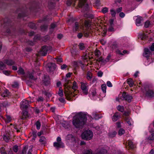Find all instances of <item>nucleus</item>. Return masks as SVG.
<instances>
[{
  "mask_svg": "<svg viewBox=\"0 0 154 154\" xmlns=\"http://www.w3.org/2000/svg\"><path fill=\"white\" fill-rule=\"evenodd\" d=\"M87 120V115L85 113L79 112L76 118L74 119L72 123L77 128H82Z\"/></svg>",
  "mask_w": 154,
  "mask_h": 154,
  "instance_id": "obj_1",
  "label": "nucleus"
},
{
  "mask_svg": "<svg viewBox=\"0 0 154 154\" xmlns=\"http://www.w3.org/2000/svg\"><path fill=\"white\" fill-rule=\"evenodd\" d=\"M77 1H78V5L80 8H82V12H87L89 11L90 7L87 2V0H67L66 4L68 6H70L72 5L73 6H75Z\"/></svg>",
  "mask_w": 154,
  "mask_h": 154,
  "instance_id": "obj_2",
  "label": "nucleus"
},
{
  "mask_svg": "<svg viewBox=\"0 0 154 154\" xmlns=\"http://www.w3.org/2000/svg\"><path fill=\"white\" fill-rule=\"evenodd\" d=\"M82 137L85 140H90L93 137V132L90 130L85 131L82 134Z\"/></svg>",
  "mask_w": 154,
  "mask_h": 154,
  "instance_id": "obj_3",
  "label": "nucleus"
},
{
  "mask_svg": "<svg viewBox=\"0 0 154 154\" xmlns=\"http://www.w3.org/2000/svg\"><path fill=\"white\" fill-rule=\"evenodd\" d=\"M81 88L83 94L85 95H87L88 93V85L87 83H84L83 82H81Z\"/></svg>",
  "mask_w": 154,
  "mask_h": 154,
  "instance_id": "obj_4",
  "label": "nucleus"
},
{
  "mask_svg": "<svg viewBox=\"0 0 154 154\" xmlns=\"http://www.w3.org/2000/svg\"><path fill=\"white\" fill-rule=\"evenodd\" d=\"M134 19L135 20V22L137 26H139L142 25L143 19L142 17L140 16H136L134 17Z\"/></svg>",
  "mask_w": 154,
  "mask_h": 154,
  "instance_id": "obj_5",
  "label": "nucleus"
},
{
  "mask_svg": "<svg viewBox=\"0 0 154 154\" xmlns=\"http://www.w3.org/2000/svg\"><path fill=\"white\" fill-rule=\"evenodd\" d=\"M122 97L123 98L122 100H125L128 103L131 102V100L133 98L131 96L129 95L126 92L123 93Z\"/></svg>",
  "mask_w": 154,
  "mask_h": 154,
  "instance_id": "obj_6",
  "label": "nucleus"
},
{
  "mask_svg": "<svg viewBox=\"0 0 154 154\" xmlns=\"http://www.w3.org/2000/svg\"><path fill=\"white\" fill-rule=\"evenodd\" d=\"M29 102L28 101L24 100L20 103V107L22 110L28 109Z\"/></svg>",
  "mask_w": 154,
  "mask_h": 154,
  "instance_id": "obj_7",
  "label": "nucleus"
},
{
  "mask_svg": "<svg viewBox=\"0 0 154 154\" xmlns=\"http://www.w3.org/2000/svg\"><path fill=\"white\" fill-rule=\"evenodd\" d=\"M36 73L35 71L32 70L30 73L29 72V82H32L35 81L37 79L36 76Z\"/></svg>",
  "mask_w": 154,
  "mask_h": 154,
  "instance_id": "obj_8",
  "label": "nucleus"
},
{
  "mask_svg": "<svg viewBox=\"0 0 154 154\" xmlns=\"http://www.w3.org/2000/svg\"><path fill=\"white\" fill-rule=\"evenodd\" d=\"M17 72L19 74L22 75L23 79V80L26 79L28 78V74L26 75L24 70L22 68L20 67L19 68Z\"/></svg>",
  "mask_w": 154,
  "mask_h": 154,
  "instance_id": "obj_9",
  "label": "nucleus"
},
{
  "mask_svg": "<svg viewBox=\"0 0 154 154\" xmlns=\"http://www.w3.org/2000/svg\"><path fill=\"white\" fill-rule=\"evenodd\" d=\"M50 79L48 75H44L42 80L43 84L45 86H48L50 84Z\"/></svg>",
  "mask_w": 154,
  "mask_h": 154,
  "instance_id": "obj_10",
  "label": "nucleus"
},
{
  "mask_svg": "<svg viewBox=\"0 0 154 154\" xmlns=\"http://www.w3.org/2000/svg\"><path fill=\"white\" fill-rule=\"evenodd\" d=\"M50 49L49 47L46 45L43 46L41 50L42 55L43 56H45L47 54L48 51Z\"/></svg>",
  "mask_w": 154,
  "mask_h": 154,
  "instance_id": "obj_11",
  "label": "nucleus"
},
{
  "mask_svg": "<svg viewBox=\"0 0 154 154\" xmlns=\"http://www.w3.org/2000/svg\"><path fill=\"white\" fill-rule=\"evenodd\" d=\"M59 0H49L48 2V7L50 9H52L55 7L56 2Z\"/></svg>",
  "mask_w": 154,
  "mask_h": 154,
  "instance_id": "obj_12",
  "label": "nucleus"
},
{
  "mask_svg": "<svg viewBox=\"0 0 154 154\" xmlns=\"http://www.w3.org/2000/svg\"><path fill=\"white\" fill-rule=\"evenodd\" d=\"M146 96L150 98L154 97V91L150 89H148L146 91Z\"/></svg>",
  "mask_w": 154,
  "mask_h": 154,
  "instance_id": "obj_13",
  "label": "nucleus"
},
{
  "mask_svg": "<svg viewBox=\"0 0 154 154\" xmlns=\"http://www.w3.org/2000/svg\"><path fill=\"white\" fill-rule=\"evenodd\" d=\"M40 2L38 0H34L32 3V7L35 9L37 10L40 8Z\"/></svg>",
  "mask_w": 154,
  "mask_h": 154,
  "instance_id": "obj_14",
  "label": "nucleus"
},
{
  "mask_svg": "<svg viewBox=\"0 0 154 154\" xmlns=\"http://www.w3.org/2000/svg\"><path fill=\"white\" fill-rule=\"evenodd\" d=\"M47 66L48 68V70L49 72H52L55 70L56 69V65L54 63H51L47 65Z\"/></svg>",
  "mask_w": 154,
  "mask_h": 154,
  "instance_id": "obj_15",
  "label": "nucleus"
},
{
  "mask_svg": "<svg viewBox=\"0 0 154 154\" xmlns=\"http://www.w3.org/2000/svg\"><path fill=\"white\" fill-rule=\"evenodd\" d=\"M22 110V116L20 117V118L22 119H25L29 117L28 109Z\"/></svg>",
  "mask_w": 154,
  "mask_h": 154,
  "instance_id": "obj_16",
  "label": "nucleus"
},
{
  "mask_svg": "<svg viewBox=\"0 0 154 154\" xmlns=\"http://www.w3.org/2000/svg\"><path fill=\"white\" fill-rule=\"evenodd\" d=\"M53 145L57 149L63 148L64 147V143L62 142H55L54 143Z\"/></svg>",
  "mask_w": 154,
  "mask_h": 154,
  "instance_id": "obj_17",
  "label": "nucleus"
},
{
  "mask_svg": "<svg viewBox=\"0 0 154 154\" xmlns=\"http://www.w3.org/2000/svg\"><path fill=\"white\" fill-rule=\"evenodd\" d=\"M144 53L143 54V56L147 58V59L149 58L151 54V52L148 48H145L144 49Z\"/></svg>",
  "mask_w": 154,
  "mask_h": 154,
  "instance_id": "obj_18",
  "label": "nucleus"
},
{
  "mask_svg": "<svg viewBox=\"0 0 154 154\" xmlns=\"http://www.w3.org/2000/svg\"><path fill=\"white\" fill-rule=\"evenodd\" d=\"M3 21L4 22V27H5V28H7V26H11V21L10 20L7 18H6L4 19V20H3Z\"/></svg>",
  "mask_w": 154,
  "mask_h": 154,
  "instance_id": "obj_19",
  "label": "nucleus"
},
{
  "mask_svg": "<svg viewBox=\"0 0 154 154\" xmlns=\"http://www.w3.org/2000/svg\"><path fill=\"white\" fill-rule=\"evenodd\" d=\"M120 116L119 114V113L118 112H116L114 114L112 117V120L113 121L116 122L120 118Z\"/></svg>",
  "mask_w": 154,
  "mask_h": 154,
  "instance_id": "obj_20",
  "label": "nucleus"
},
{
  "mask_svg": "<svg viewBox=\"0 0 154 154\" xmlns=\"http://www.w3.org/2000/svg\"><path fill=\"white\" fill-rule=\"evenodd\" d=\"M4 63L9 66H11L15 64V62L11 59L5 60L4 61Z\"/></svg>",
  "mask_w": 154,
  "mask_h": 154,
  "instance_id": "obj_21",
  "label": "nucleus"
},
{
  "mask_svg": "<svg viewBox=\"0 0 154 154\" xmlns=\"http://www.w3.org/2000/svg\"><path fill=\"white\" fill-rule=\"evenodd\" d=\"M86 79L89 81H91L93 78V74L89 71H88L86 74Z\"/></svg>",
  "mask_w": 154,
  "mask_h": 154,
  "instance_id": "obj_22",
  "label": "nucleus"
},
{
  "mask_svg": "<svg viewBox=\"0 0 154 154\" xmlns=\"http://www.w3.org/2000/svg\"><path fill=\"white\" fill-rule=\"evenodd\" d=\"M79 26L78 22H75L72 27L73 31L75 32L77 31L79 29Z\"/></svg>",
  "mask_w": 154,
  "mask_h": 154,
  "instance_id": "obj_23",
  "label": "nucleus"
},
{
  "mask_svg": "<svg viewBox=\"0 0 154 154\" xmlns=\"http://www.w3.org/2000/svg\"><path fill=\"white\" fill-rule=\"evenodd\" d=\"M147 36L144 33H142L138 35V38H140L142 40H145L147 38Z\"/></svg>",
  "mask_w": 154,
  "mask_h": 154,
  "instance_id": "obj_24",
  "label": "nucleus"
},
{
  "mask_svg": "<svg viewBox=\"0 0 154 154\" xmlns=\"http://www.w3.org/2000/svg\"><path fill=\"white\" fill-rule=\"evenodd\" d=\"M92 116L95 120H98L102 118V116L101 114L94 112L93 113Z\"/></svg>",
  "mask_w": 154,
  "mask_h": 154,
  "instance_id": "obj_25",
  "label": "nucleus"
},
{
  "mask_svg": "<svg viewBox=\"0 0 154 154\" xmlns=\"http://www.w3.org/2000/svg\"><path fill=\"white\" fill-rule=\"evenodd\" d=\"M91 21L89 20H85L83 25H84L86 28H88L90 26Z\"/></svg>",
  "mask_w": 154,
  "mask_h": 154,
  "instance_id": "obj_26",
  "label": "nucleus"
},
{
  "mask_svg": "<svg viewBox=\"0 0 154 154\" xmlns=\"http://www.w3.org/2000/svg\"><path fill=\"white\" fill-rule=\"evenodd\" d=\"M128 146L129 149L131 150L135 148V145L133 143L131 140H128Z\"/></svg>",
  "mask_w": 154,
  "mask_h": 154,
  "instance_id": "obj_27",
  "label": "nucleus"
},
{
  "mask_svg": "<svg viewBox=\"0 0 154 154\" xmlns=\"http://www.w3.org/2000/svg\"><path fill=\"white\" fill-rule=\"evenodd\" d=\"M39 141L42 144L45 145L46 143V139L44 136H42L39 140Z\"/></svg>",
  "mask_w": 154,
  "mask_h": 154,
  "instance_id": "obj_28",
  "label": "nucleus"
},
{
  "mask_svg": "<svg viewBox=\"0 0 154 154\" xmlns=\"http://www.w3.org/2000/svg\"><path fill=\"white\" fill-rule=\"evenodd\" d=\"M128 84L129 85V86L131 87L133 86L134 84V81L131 78H129L127 79Z\"/></svg>",
  "mask_w": 154,
  "mask_h": 154,
  "instance_id": "obj_29",
  "label": "nucleus"
},
{
  "mask_svg": "<svg viewBox=\"0 0 154 154\" xmlns=\"http://www.w3.org/2000/svg\"><path fill=\"white\" fill-rule=\"evenodd\" d=\"M84 16L86 18H89L92 19L94 17V16L92 14L88 13H86L84 14Z\"/></svg>",
  "mask_w": 154,
  "mask_h": 154,
  "instance_id": "obj_30",
  "label": "nucleus"
},
{
  "mask_svg": "<svg viewBox=\"0 0 154 154\" xmlns=\"http://www.w3.org/2000/svg\"><path fill=\"white\" fill-rule=\"evenodd\" d=\"M32 141L34 142L35 141V139L37 137V132L35 131H33L32 133Z\"/></svg>",
  "mask_w": 154,
  "mask_h": 154,
  "instance_id": "obj_31",
  "label": "nucleus"
},
{
  "mask_svg": "<svg viewBox=\"0 0 154 154\" xmlns=\"http://www.w3.org/2000/svg\"><path fill=\"white\" fill-rule=\"evenodd\" d=\"M110 14L113 17H115L116 14V11L114 9H112L110 10Z\"/></svg>",
  "mask_w": 154,
  "mask_h": 154,
  "instance_id": "obj_32",
  "label": "nucleus"
},
{
  "mask_svg": "<svg viewBox=\"0 0 154 154\" xmlns=\"http://www.w3.org/2000/svg\"><path fill=\"white\" fill-rule=\"evenodd\" d=\"M83 33L85 37H88L89 36L90 32L88 30H85L83 31Z\"/></svg>",
  "mask_w": 154,
  "mask_h": 154,
  "instance_id": "obj_33",
  "label": "nucleus"
},
{
  "mask_svg": "<svg viewBox=\"0 0 154 154\" xmlns=\"http://www.w3.org/2000/svg\"><path fill=\"white\" fill-rule=\"evenodd\" d=\"M117 108L119 111L122 112H123L124 110V107L123 106L119 105L117 106Z\"/></svg>",
  "mask_w": 154,
  "mask_h": 154,
  "instance_id": "obj_34",
  "label": "nucleus"
},
{
  "mask_svg": "<svg viewBox=\"0 0 154 154\" xmlns=\"http://www.w3.org/2000/svg\"><path fill=\"white\" fill-rule=\"evenodd\" d=\"M101 89L103 92L104 93H105L106 92V86L105 84H103L101 86Z\"/></svg>",
  "mask_w": 154,
  "mask_h": 154,
  "instance_id": "obj_35",
  "label": "nucleus"
},
{
  "mask_svg": "<svg viewBox=\"0 0 154 154\" xmlns=\"http://www.w3.org/2000/svg\"><path fill=\"white\" fill-rule=\"evenodd\" d=\"M28 148V145H26L24 146L22 151V154H26V150Z\"/></svg>",
  "mask_w": 154,
  "mask_h": 154,
  "instance_id": "obj_36",
  "label": "nucleus"
},
{
  "mask_svg": "<svg viewBox=\"0 0 154 154\" xmlns=\"http://www.w3.org/2000/svg\"><path fill=\"white\" fill-rule=\"evenodd\" d=\"M77 88L78 86L77 85V83L75 81H74L73 82L72 88L75 91H76Z\"/></svg>",
  "mask_w": 154,
  "mask_h": 154,
  "instance_id": "obj_37",
  "label": "nucleus"
},
{
  "mask_svg": "<svg viewBox=\"0 0 154 154\" xmlns=\"http://www.w3.org/2000/svg\"><path fill=\"white\" fill-rule=\"evenodd\" d=\"M9 92L8 90H5L2 94V95L3 97H5L8 96L9 94Z\"/></svg>",
  "mask_w": 154,
  "mask_h": 154,
  "instance_id": "obj_38",
  "label": "nucleus"
},
{
  "mask_svg": "<svg viewBox=\"0 0 154 154\" xmlns=\"http://www.w3.org/2000/svg\"><path fill=\"white\" fill-rule=\"evenodd\" d=\"M125 133V130L122 128H121L119 130L118 134L120 136H122V135L124 134Z\"/></svg>",
  "mask_w": 154,
  "mask_h": 154,
  "instance_id": "obj_39",
  "label": "nucleus"
},
{
  "mask_svg": "<svg viewBox=\"0 0 154 154\" xmlns=\"http://www.w3.org/2000/svg\"><path fill=\"white\" fill-rule=\"evenodd\" d=\"M5 63L2 61H0V69H3L5 68L6 66Z\"/></svg>",
  "mask_w": 154,
  "mask_h": 154,
  "instance_id": "obj_40",
  "label": "nucleus"
},
{
  "mask_svg": "<svg viewBox=\"0 0 154 154\" xmlns=\"http://www.w3.org/2000/svg\"><path fill=\"white\" fill-rule=\"evenodd\" d=\"M116 134L117 133L116 132V131H114L113 132L109 133V136L110 137L113 138L114 137L116 136Z\"/></svg>",
  "mask_w": 154,
  "mask_h": 154,
  "instance_id": "obj_41",
  "label": "nucleus"
},
{
  "mask_svg": "<svg viewBox=\"0 0 154 154\" xmlns=\"http://www.w3.org/2000/svg\"><path fill=\"white\" fill-rule=\"evenodd\" d=\"M58 94L60 97H63V90L61 88H59Z\"/></svg>",
  "mask_w": 154,
  "mask_h": 154,
  "instance_id": "obj_42",
  "label": "nucleus"
},
{
  "mask_svg": "<svg viewBox=\"0 0 154 154\" xmlns=\"http://www.w3.org/2000/svg\"><path fill=\"white\" fill-rule=\"evenodd\" d=\"M40 29L42 31H45L48 28V26L47 25H43L41 26Z\"/></svg>",
  "mask_w": 154,
  "mask_h": 154,
  "instance_id": "obj_43",
  "label": "nucleus"
},
{
  "mask_svg": "<svg viewBox=\"0 0 154 154\" xmlns=\"http://www.w3.org/2000/svg\"><path fill=\"white\" fill-rule=\"evenodd\" d=\"M29 28L35 29L36 28L35 24L31 22H29Z\"/></svg>",
  "mask_w": 154,
  "mask_h": 154,
  "instance_id": "obj_44",
  "label": "nucleus"
},
{
  "mask_svg": "<svg viewBox=\"0 0 154 154\" xmlns=\"http://www.w3.org/2000/svg\"><path fill=\"white\" fill-rule=\"evenodd\" d=\"M35 125L37 129L38 130L41 127V123L40 122L38 121H37L35 123Z\"/></svg>",
  "mask_w": 154,
  "mask_h": 154,
  "instance_id": "obj_45",
  "label": "nucleus"
},
{
  "mask_svg": "<svg viewBox=\"0 0 154 154\" xmlns=\"http://www.w3.org/2000/svg\"><path fill=\"white\" fill-rule=\"evenodd\" d=\"M0 152L2 154H6V151L4 147H2L0 149Z\"/></svg>",
  "mask_w": 154,
  "mask_h": 154,
  "instance_id": "obj_46",
  "label": "nucleus"
},
{
  "mask_svg": "<svg viewBox=\"0 0 154 154\" xmlns=\"http://www.w3.org/2000/svg\"><path fill=\"white\" fill-rule=\"evenodd\" d=\"M150 24L149 21L148 20L146 21L145 23L144 27L146 28H147L149 27Z\"/></svg>",
  "mask_w": 154,
  "mask_h": 154,
  "instance_id": "obj_47",
  "label": "nucleus"
},
{
  "mask_svg": "<svg viewBox=\"0 0 154 154\" xmlns=\"http://www.w3.org/2000/svg\"><path fill=\"white\" fill-rule=\"evenodd\" d=\"M12 86L13 88H17L19 86V84L17 82H14L11 85Z\"/></svg>",
  "mask_w": 154,
  "mask_h": 154,
  "instance_id": "obj_48",
  "label": "nucleus"
},
{
  "mask_svg": "<svg viewBox=\"0 0 154 154\" xmlns=\"http://www.w3.org/2000/svg\"><path fill=\"white\" fill-rule=\"evenodd\" d=\"M108 8L105 7L103 8L102 10V12L103 14H105L108 12Z\"/></svg>",
  "mask_w": 154,
  "mask_h": 154,
  "instance_id": "obj_49",
  "label": "nucleus"
},
{
  "mask_svg": "<svg viewBox=\"0 0 154 154\" xmlns=\"http://www.w3.org/2000/svg\"><path fill=\"white\" fill-rule=\"evenodd\" d=\"M148 139L151 140H154V133L152 134L151 135L148 137Z\"/></svg>",
  "mask_w": 154,
  "mask_h": 154,
  "instance_id": "obj_50",
  "label": "nucleus"
},
{
  "mask_svg": "<svg viewBox=\"0 0 154 154\" xmlns=\"http://www.w3.org/2000/svg\"><path fill=\"white\" fill-rule=\"evenodd\" d=\"M79 49L81 50H83L85 48V46L83 43H80L79 44Z\"/></svg>",
  "mask_w": 154,
  "mask_h": 154,
  "instance_id": "obj_51",
  "label": "nucleus"
},
{
  "mask_svg": "<svg viewBox=\"0 0 154 154\" xmlns=\"http://www.w3.org/2000/svg\"><path fill=\"white\" fill-rule=\"evenodd\" d=\"M95 54L96 56L98 57L100 55V52L99 50L96 49L95 51Z\"/></svg>",
  "mask_w": 154,
  "mask_h": 154,
  "instance_id": "obj_52",
  "label": "nucleus"
},
{
  "mask_svg": "<svg viewBox=\"0 0 154 154\" xmlns=\"http://www.w3.org/2000/svg\"><path fill=\"white\" fill-rule=\"evenodd\" d=\"M94 4L96 6H99L100 5V0H96Z\"/></svg>",
  "mask_w": 154,
  "mask_h": 154,
  "instance_id": "obj_53",
  "label": "nucleus"
},
{
  "mask_svg": "<svg viewBox=\"0 0 154 154\" xmlns=\"http://www.w3.org/2000/svg\"><path fill=\"white\" fill-rule=\"evenodd\" d=\"M2 106L5 107L8 106L9 104L7 101H5L2 103Z\"/></svg>",
  "mask_w": 154,
  "mask_h": 154,
  "instance_id": "obj_54",
  "label": "nucleus"
},
{
  "mask_svg": "<svg viewBox=\"0 0 154 154\" xmlns=\"http://www.w3.org/2000/svg\"><path fill=\"white\" fill-rule=\"evenodd\" d=\"M43 21H48L49 20V16L48 15H46L43 17Z\"/></svg>",
  "mask_w": 154,
  "mask_h": 154,
  "instance_id": "obj_55",
  "label": "nucleus"
},
{
  "mask_svg": "<svg viewBox=\"0 0 154 154\" xmlns=\"http://www.w3.org/2000/svg\"><path fill=\"white\" fill-rule=\"evenodd\" d=\"M103 72L101 71H99L97 73V75L98 77H101L103 76Z\"/></svg>",
  "mask_w": 154,
  "mask_h": 154,
  "instance_id": "obj_56",
  "label": "nucleus"
},
{
  "mask_svg": "<svg viewBox=\"0 0 154 154\" xmlns=\"http://www.w3.org/2000/svg\"><path fill=\"white\" fill-rule=\"evenodd\" d=\"M18 146L17 145H15L13 147V149L14 152H16L18 151Z\"/></svg>",
  "mask_w": 154,
  "mask_h": 154,
  "instance_id": "obj_57",
  "label": "nucleus"
},
{
  "mask_svg": "<svg viewBox=\"0 0 154 154\" xmlns=\"http://www.w3.org/2000/svg\"><path fill=\"white\" fill-rule=\"evenodd\" d=\"M84 154H92V151L91 150H87L85 152Z\"/></svg>",
  "mask_w": 154,
  "mask_h": 154,
  "instance_id": "obj_58",
  "label": "nucleus"
},
{
  "mask_svg": "<svg viewBox=\"0 0 154 154\" xmlns=\"http://www.w3.org/2000/svg\"><path fill=\"white\" fill-rule=\"evenodd\" d=\"M3 138L4 140L6 142H8L9 140V138L5 135H4L3 136Z\"/></svg>",
  "mask_w": 154,
  "mask_h": 154,
  "instance_id": "obj_59",
  "label": "nucleus"
},
{
  "mask_svg": "<svg viewBox=\"0 0 154 154\" xmlns=\"http://www.w3.org/2000/svg\"><path fill=\"white\" fill-rule=\"evenodd\" d=\"M44 100V98L42 97H39L37 99V101L38 102H42Z\"/></svg>",
  "mask_w": 154,
  "mask_h": 154,
  "instance_id": "obj_60",
  "label": "nucleus"
},
{
  "mask_svg": "<svg viewBox=\"0 0 154 154\" xmlns=\"http://www.w3.org/2000/svg\"><path fill=\"white\" fill-rule=\"evenodd\" d=\"M107 85L109 87H111L112 86V85L109 81H107L106 83Z\"/></svg>",
  "mask_w": 154,
  "mask_h": 154,
  "instance_id": "obj_61",
  "label": "nucleus"
},
{
  "mask_svg": "<svg viewBox=\"0 0 154 154\" xmlns=\"http://www.w3.org/2000/svg\"><path fill=\"white\" fill-rule=\"evenodd\" d=\"M40 38V36L39 35H35L34 38V40L35 41L36 40H39Z\"/></svg>",
  "mask_w": 154,
  "mask_h": 154,
  "instance_id": "obj_62",
  "label": "nucleus"
},
{
  "mask_svg": "<svg viewBox=\"0 0 154 154\" xmlns=\"http://www.w3.org/2000/svg\"><path fill=\"white\" fill-rule=\"evenodd\" d=\"M56 61L58 63H61L63 62L62 59V58H57L56 59Z\"/></svg>",
  "mask_w": 154,
  "mask_h": 154,
  "instance_id": "obj_63",
  "label": "nucleus"
},
{
  "mask_svg": "<svg viewBox=\"0 0 154 154\" xmlns=\"http://www.w3.org/2000/svg\"><path fill=\"white\" fill-rule=\"evenodd\" d=\"M6 154H12V151L11 149H8L6 151Z\"/></svg>",
  "mask_w": 154,
  "mask_h": 154,
  "instance_id": "obj_64",
  "label": "nucleus"
}]
</instances>
